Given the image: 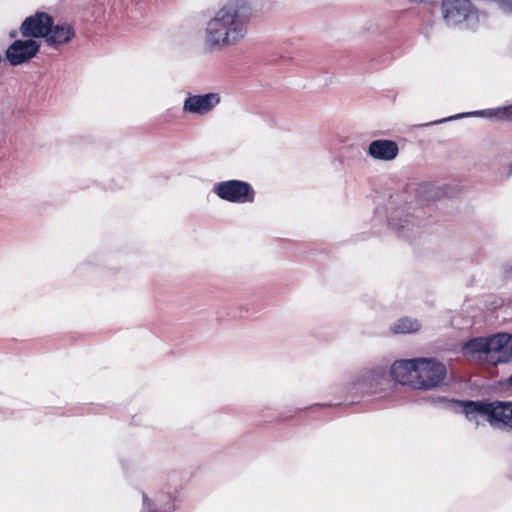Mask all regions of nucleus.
Returning <instances> with one entry per match:
<instances>
[{
  "label": "nucleus",
  "mask_w": 512,
  "mask_h": 512,
  "mask_svg": "<svg viewBox=\"0 0 512 512\" xmlns=\"http://www.w3.org/2000/svg\"><path fill=\"white\" fill-rule=\"evenodd\" d=\"M143 503L146 508H149L152 505V502L145 496L143 497Z\"/></svg>",
  "instance_id": "obj_21"
},
{
  "label": "nucleus",
  "mask_w": 512,
  "mask_h": 512,
  "mask_svg": "<svg viewBox=\"0 0 512 512\" xmlns=\"http://www.w3.org/2000/svg\"><path fill=\"white\" fill-rule=\"evenodd\" d=\"M455 403L461 407L466 419L476 427L480 426L485 421L491 424V402L479 400L456 401Z\"/></svg>",
  "instance_id": "obj_9"
},
{
  "label": "nucleus",
  "mask_w": 512,
  "mask_h": 512,
  "mask_svg": "<svg viewBox=\"0 0 512 512\" xmlns=\"http://www.w3.org/2000/svg\"><path fill=\"white\" fill-rule=\"evenodd\" d=\"M417 358L396 360L390 369L391 377L401 385L416 389Z\"/></svg>",
  "instance_id": "obj_11"
},
{
  "label": "nucleus",
  "mask_w": 512,
  "mask_h": 512,
  "mask_svg": "<svg viewBox=\"0 0 512 512\" xmlns=\"http://www.w3.org/2000/svg\"><path fill=\"white\" fill-rule=\"evenodd\" d=\"M367 154L377 161H393L399 154V147L395 141L388 139H377L370 142Z\"/></svg>",
  "instance_id": "obj_13"
},
{
  "label": "nucleus",
  "mask_w": 512,
  "mask_h": 512,
  "mask_svg": "<svg viewBox=\"0 0 512 512\" xmlns=\"http://www.w3.org/2000/svg\"><path fill=\"white\" fill-rule=\"evenodd\" d=\"M487 362L492 365L512 360V334L499 333L489 337Z\"/></svg>",
  "instance_id": "obj_7"
},
{
  "label": "nucleus",
  "mask_w": 512,
  "mask_h": 512,
  "mask_svg": "<svg viewBox=\"0 0 512 512\" xmlns=\"http://www.w3.org/2000/svg\"><path fill=\"white\" fill-rule=\"evenodd\" d=\"M414 193L417 197V201L421 205L434 201L439 195L437 188L430 183H422L417 185L414 189Z\"/></svg>",
  "instance_id": "obj_18"
},
{
  "label": "nucleus",
  "mask_w": 512,
  "mask_h": 512,
  "mask_svg": "<svg viewBox=\"0 0 512 512\" xmlns=\"http://www.w3.org/2000/svg\"><path fill=\"white\" fill-rule=\"evenodd\" d=\"M390 225L392 229L398 232L400 235L409 238L411 232L418 228V223L415 217L409 213L395 210L390 216Z\"/></svg>",
  "instance_id": "obj_14"
},
{
  "label": "nucleus",
  "mask_w": 512,
  "mask_h": 512,
  "mask_svg": "<svg viewBox=\"0 0 512 512\" xmlns=\"http://www.w3.org/2000/svg\"><path fill=\"white\" fill-rule=\"evenodd\" d=\"M212 191L219 199L232 204H252L256 198L253 186L239 179L217 182L213 185Z\"/></svg>",
  "instance_id": "obj_3"
},
{
  "label": "nucleus",
  "mask_w": 512,
  "mask_h": 512,
  "mask_svg": "<svg viewBox=\"0 0 512 512\" xmlns=\"http://www.w3.org/2000/svg\"><path fill=\"white\" fill-rule=\"evenodd\" d=\"M53 22V18L44 12H37L27 17L20 26L24 37L44 38Z\"/></svg>",
  "instance_id": "obj_10"
},
{
  "label": "nucleus",
  "mask_w": 512,
  "mask_h": 512,
  "mask_svg": "<svg viewBox=\"0 0 512 512\" xmlns=\"http://www.w3.org/2000/svg\"><path fill=\"white\" fill-rule=\"evenodd\" d=\"M462 116H464V114L453 116V117H450L449 119H456V118H460ZM465 116H483V117H487V118H496V119L502 120L503 111H502V107H498V108H493V109H485V110H481V111L467 113V114H465Z\"/></svg>",
  "instance_id": "obj_19"
},
{
  "label": "nucleus",
  "mask_w": 512,
  "mask_h": 512,
  "mask_svg": "<svg viewBox=\"0 0 512 512\" xmlns=\"http://www.w3.org/2000/svg\"><path fill=\"white\" fill-rule=\"evenodd\" d=\"M421 323L419 320L411 317H402L396 320L390 327L395 334H409L419 331Z\"/></svg>",
  "instance_id": "obj_17"
},
{
  "label": "nucleus",
  "mask_w": 512,
  "mask_h": 512,
  "mask_svg": "<svg viewBox=\"0 0 512 512\" xmlns=\"http://www.w3.org/2000/svg\"><path fill=\"white\" fill-rule=\"evenodd\" d=\"M447 374L445 365L435 358H417L416 389L430 390L438 387Z\"/></svg>",
  "instance_id": "obj_4"
},
{
  "label": "nucleus",
  "mask_w": 512,
  "mask_h": 512,
  "mask_svg": "<svg viewBox=\"0 0 512 512\" xmlns=\"http://www.w3.org/2000/svg\"><path fill=\"white\" fill-rule=\"evenodd\" d=\"M151 512H163V510H161L160 508L156 507L153 511ZM164 512H169V511H164Z\"/></svg>",
  "instance_id": "obj_22"
},
{
  "label": "nucleus",
  "mask_w": 512,
  "mask_h": 512,
  "mask_svg": "<svg viewBox=\"0 0 512 512\" xmlns=\"http://www.w3.org/2000/svg\"><path fill=\"white\" fill-rule=\"evenodd\" d=\"M255 13L250 0H228L207 21L203 45L208 51H220L244 42Z\"/></svg>",
  "instance_id": "obj_1"
},
{
  "label": "nucleus",
  "mask_w": 512,
  "mask_h": 512,
  "mask_svg": "<svg viewBox=\"0 0 512 512\" xmlns=\"http://www.w3.org/2000/svg\"><path fill=\"white\" fill-rule=\"evenodd\" d=\"M386 371L382 366L364 368L352 375L345 385L348 395L375 394L382 389Z\"/></svg>",
  "instance_id": "obj_2"
},
{
  "label": "nucleus",
  "mask_w": 512,
  "mask_h": 512,
  "mask_svg": "<svg viewBox=\"0 0 512 512\" xmlns=\"http://www.w3.org/2000/svg\"><path fill=\"white\" fill-rule=\"evenodd\" d=\"M40 49V45L33 39L16 40L6 50V59L13 65H21L32 59Z\"/></svg>",
  "instance_id": "obj_8"
},
{
  "label": "nucleus",
  "mask_w": 512,
  "mask_h": 512,
  "mask_svg": "<svg viewBox=\"0 0 512 512\" xmlns=\"http://www.w3.org/2000/svg\"><path fill=\"white\" fill-rule=\"evenodd\" d=\"M509 382H510V384L512 385V375H511V376H510V378H509Z\"/></svg>",
  "instance_id": "obj_23"
},
{
  "label": "nucleus",
  "mask_w": 512,
  "mask_h": 512,
  "mask_svg": "<svg viewBox=\"0 0 512 512\" xmlns=\"http://www.w3.org/2000/svg\"><path fill=\"white\" fill-rule=\"evenodd\" d=\"M222 101L219 92H208L204 94L187 93L183 100L182 112L195 117H205L220 105Z\"/></svg>",
  "instance_id": "obj_5"
},
{
  "label": "nucleus",
  "mask_w": 512,
  "mask_h": 512,
  "mask_svg": "<svg viewBox=\"0 0 512 512\" xmlns=\"http://www.w3.org/2000/svg\"><path fill=\"white\" fill-rule=\"evenodd\" d=\"M443 121H444V120H439V121H437L436 123H442Z\"/></svg>",
  "instance_id": "obj_24"
},
{
  "label": "nucleus",
  "mask_w": 512,
  "mask_h": 512,
  "mask_svg": "<svg viewBox=\"0 0 512 512\" xmlns=\"http://www.w3.org/2000/svg\"><path fill=\"white\" fill-rule=\"evenodd\" d=\"M75 35V29L71 24L59 23L54 25L52 22L46 34L45 42L54 49H60L62 46L69 44Z\"/></svg>",
  "instance_id": "obj_12"
},
{
  "label": "nucleus",
  "mask_w": 512,
  "mask_h": 512,
  "mask_svg": "<svg viewBox=\"0 0 512 512\" xmlns=\"http://www.w3.org/2000/svg\"><path fill=\"white\" fill-rule=\"evenodd\" d=\"M488 344L489 337L474 338L464 344V346L462 347V352L467 357L484 360L487 362Z\"/></svg>",
  "instance_id": "obj_16"
},
{
  "label": "nucleus",
  "mask_w": 512,
  "mask_h": 512,
  "mask_svg": "<svg viewBox=\"0 0 512 512\" xmlns=\"http://www.w3.org/2000/svg\"><path fill=\"white\" fill-rule=\"evenodd\" d=\"M441 14L449 27L460 26L476 15L470 0H443Z\"/></svg>",
  "instance_id": "obj_6"
},
{
  "label": "nucleus",
  "mask_w": 512,
  "mask_h": 512,
  "mask_svg": "<svg viewBox=\"0 0 512 512\" xmlns=\"http://www.w3.org/2000/svg\"><path fill=\"white\" fill-rule=\"evenodd\" d=\"M502 111V119L512 121V104L509 106L502 107Z\"/></svg>",
  "instance_id": "obj_20"
},
{
  "label": "nucleus",
  "mask_w": 512,
  "mask_h": 512,
  "mask_svg": "<svg viewBox=\"0 0 512 512\" xmlns=\"http://www.w3.org/2000/svg\"><path fill=\"white\" fill-rule=\"evenodd\" d=\"M491 426L512 429V403L491 402Z\"/></svg>",
  "instance_id": "obj_15"
}]
</instances>
